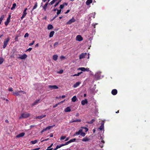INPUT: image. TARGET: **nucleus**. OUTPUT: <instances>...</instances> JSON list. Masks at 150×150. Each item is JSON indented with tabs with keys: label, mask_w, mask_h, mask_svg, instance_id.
I'll return each instance as SVG.
<instances>
[{
	"label": "nucleus",
	"mask_w": 150,
	"mask_h": 150,
	"mask_svg": "<svg viewBox=\"0 0 150 150\" xmlns=\"http://www.w3.org/2000/svg\"><path fill=\"white\" fill-rule=\"evenodd\" d=\"M40 100V99H38L36 100L35 101V102L32 104V105L33 106H34L37 105V104L38 103H39Z\"/></svg>",
	"instance_id": "obj_16"
},
{
	"label": "nucleus",
	"mask_w": 150,
	"mask_h": 150,
	"mask_svg": "<svg viewBox=\"0 0 150 150\" xmlns=\"http://www.w3.org/2000/svg\"><path fill=\"white\" fill-rule=\"evenodd\" d=\"M57 16V15L56 16H55L51 20L52 21H53L54 19H55L56 18Z\"/></svg>",
	"instance_id": "obj_63"
},
{
	"label": "nucleus",
	"mask_w": 150,
	"mask_h": 150,
	"mask_svg": "<svg viewBox=\"0 0 150 150\" xmlns=\"http://www.w3.org/2000/svg\"><path fill=\"white\" fill-rule=\"evenodd\" d=\"M76 140V139L75 138H74L73 139H70V140L69 141V143L74 142Z\"/></svg>",
	"instance_id": "obj_33"
},
{
	"label": "nucleus",
	"mask_w": 150,
	"mask_h": 150,
	"mask_svg": "<svg viewBox=\"0 0 150 150\" xmlns=\"http://www.w3.org/2000/svg\"><path fill=\"white\" fill-rule=\"evenodd\" d=\"M4 18V15H2L1 16V17L0 18V22L1 23L3 19Z\"/></svg>",
	"instance_id": "obj_36"
},
{
	"label": "nucleus",
	"mask_w": 150,
	"mask_h": 150,
	"mask_svg": "<svg viewBox=\"0 0 150 150\" xmlns=\"http://www.w3.org/2000/svg\"><path fill=\"white\" fill-rule=\"evenodd\" d=\"M100 146L102 148L103 146V144H100Z\"/></svg>",
	"instance_id": "obj_57"
},
{
	"label": "nucleus",
	"mask_w": 150,
	"mask_h": 150,
	"mask_svg": "<svg viewBox=\"0 0 150 150\" xmlns=\"http://www.w3.org/2000/svg\"><path fill=\"white\" fill-rule=\"evenodd\" d=\"M38 6V3L37 2H36L35 3L34 6H33V8L32 10V11H33L34 9H36Z\"/></svg>",
	"instance_id": "obj_23"
},
{
	"label": "nucleus",
	"mask_w": 150,
	"mask_h": 150,
	"mask_svg": "<svg viewBox=\"0 0 150 150\" xmlns=\"http://www.w3.org/2000/svg\"><path fill=\"white\" fill-rule=\"evenodd\" d=\"M88 101L86 99H85V100H82L81 102V104L84 105L86 104H87L88 103Z\"/></svg>",
	"instance_id": "obj_12"
},
{
	"label": "nucleus",
	"mask_w": 150,
	"mask_h": 150,
	"mask_svg": "<svg viewBox=\"0 0 150 150\" xmlns=\"http://www.w3.org/2000/svg\"><path fill=\"white\" fill-rule=\"evenodd\" d=\"M86 53H82L80 55L79 57V58L80 59H81L84 58L85 56L86 55Z\"/></svg>",
	"instance_id": "obj_9"
},
{
	"label": "nucleus",
	"mask_w": 150,
	"mask_h": 150,
	"mask_svg": "<svg viewBox=\"0 0 150 150\" xmlns=\"http://www.w3.org/2000/svg\"><path fill=\"white\" fill-rule=\"evenodd\" d=\"M29 36V34L28 33H26L24 35V38L28 37Z\"/></svg>",
	"instance_id": "obj_45"
},
{
	"label": "nucleus",
	"mask_w": 150,
	"mask_h": 150,
	"mask_svg": "<svg viewBox=\"0 0 150 150\" xmlns=\"http://www.w3.org/2000/svg\"><path fill=\"white\" fill-rule=\"evenodd\" d=\"M64 6L63 5V4H61L60 5V6L59 7V8L60 9H62L64 8Z\"/></svg>",
	"instance_id": "obj_41"
},
{
	"label": "nucleus",
	"mask_w": 150,
	"mask_h": 150,
	"mask_svg": "<svg viewBox=\"0 0 150 150\" xmlns=\"http://www.w3.org/2000/svg\"><path fill=\"white\" fill-rule=\"evenodd\" d=\"M59 4V2H57L55 5H54L53 6L54 7H56Z\"/></svg>",
	"instance_id": "obj_48"
},
{
	"label": "nucleus",
	"mask_w": 150,
	"mask_h": 150,
	"mask_svg": "<svg viewBox=\"0 0 150 150\" xmlns=\"http://www.w3.org/2000/svg\"><path fill=\"white\" fill-rule=\"evenodd\" d=\"M76 21V20L73 17L71 19H70L67 22L66 24L67 25H70L72 23Z\"/></svg>",
	"instance_id": "obj_3"
},
{
	"label": "nucleus",
	"mask_w": 150,
	"mask_h": 150,
	"mask_svg": "<svg viewBox=\"0 0 150 150\" xmlns=\"http://www.w3.org/2000/svg\"><path fill=\"white\" fill-rule=\"evenodd\" d=\"M62 4L64 6H67L68 5V4L67 3L64 2Z\"/></svg>",
	"instance_id": "obj_52"
},
{
	"label": "nucleus",
	"mask_w": 150,
	"mask_h": 150,
	"mask_svg": "<svg viewBox=\"0 0 150 150\" xmlns=\"http://www.w3.org/2000/svg\"><path fill=\"white\" fill-rule=\"evenodd\" d=\"M82 132V130L81 129H80L79 131L76 132L75 134H74V136H75L76 135H79L80 134H81V133Z\"/></svg>",
	"instance_id": "obj_14"
},
{
	"label": "nucleus",
	"mask_w": 150,
	"mask_h": 150,
	"mask_svg": "<svg viewBox=\"0 0 150 150\" xmlns=\"http://www.w3.org/2000/svg\"><path fill=\"white\" fill-rule=\"evenodd\" d=\"M69 144V142L68 141L67 142H65V143L64 144H65V145H67Z\"/></svg>",
	"instance_id": "obj_59"
},
{
	"label": "nucleus",
	"mask_w": 150,
	"mask_h": 150,
	"mask_svg": "<svg viewBox=\"0 0 150 150\" xmlns=\"http://www.w3.org/2000/svg\"><path fill=\"white\" fill-rule=\"evenodd\" d=\"M81 83V82H77L75 83L73 86V87L74 88H76L79 86L80 84Z\"/></svg>",
	"instance_id": "obj_15"
},
{
	"label": "nucleus",
	"mask_w": 150,
	"mask_h": 150,
	"mask_svg": "<svg viewBox=\"0 0 150 150\" xmlns=\"http://www.w3.org/2000/svg\"><path fill=\"white\" fill-rule=\"evenodd\" d=\"M92 2V0H87L86 2V4L87 5H88L91 3Z\"/></svg>",
	"instance_id": "obj_22"
},
{
	"label": "nucleus",
	"mask_w": 150,
	"mask_h": 150,
	"mask_svg": "<svg viewBox=\"0 0 150 150\" xmlns=\"http://www.w3.org/2000/svg\"><path fill=\"white\" fill-rule=\"evenodd\" d=\"M82 73V72L81 71L80 72L78 73L77 74H75L73 75V76H79L80 74Z\"/></svg>",
	"instance_id": "obj_39"
},
{
	"label": "nucleus",
	"mask_w": 150,
	"mask_h": 150,
	"mask_svg": "<svg viewBox=\"0 0 150 150\" xmlns=\"http://www.w3.org/2000/svg\"><path fill=\"white\" fill-rule=\"evenodd\" d=\"M53 145V143L52 144H51V145L50 146H49L48 148H51L52 146Z\"/></svg>",
	"instance_id": "obj_64"
},
{
	"label": "nucleus",
	"mask_w": 150,
	"mask_h": 150,
	"mask_svg": "<svg viewBox=\"0 0 150 150\" xmlns=\"http://www.w3.org/2000/svg\"><path fill=\"white\" fill-rule=\"evenodd\" d=\"M78 69L82 71H85L86 70V68L84 67H81L79 68Z\"/></svg>",
	"instance_id": "obj_29"
},
{
	"label": "nucleus",
	"mask_w": 150,
	"mask_h": 150,
	"mask_svg": "<svg viewBox=\"0 0 150 150\" xmlns=\"http://www.w3.org/2000/svg\"><path fill=\"white\" fill-rule=\"evenodd\" d=\"M27 57V55L26 54H24L23 55H21L20 57H17V58L23 59L26 58Z\"/></svg>",
	"instance_id": "obj_4"
},
{
	"label": "nucleus",
	"mask_w": 150,
	"mask_h": 150,
	"mask_svg": "<svg viewBox=\"0 0 150 150\" xmlns=\"http://www.w3.org/2000/svg\"><path fill=\"white\" fill-rule=\"evenodd\" d=\"M19 92H21V93H22L23 94H25L26 93V92L22 90H20Z\"/></svg>",
	"instance_id": "obj_49"
},
{
	"label": "nucleus",
	"mask_w": 150,
	"mask_h": 150,
	"mask_svg": "<svg viewBox=\"0 0 150 150\" xmlns=\"http://www.w3.org/2000/svg\"><path fill=\"white\" fill-rule=\"evenodd\" d=\"M11 17V14L8 15V17L7 19V21L5 22V25L7 26L10 22V19Z\"/></svg>",
	"instance_id": "obj_5"
},
{
	"label": "nucleus",
	"mask_w": 150,
	"mask_h": 150,
	"mask_svg": "<svg viewBox=\"0 0 150 150\" xmlns=\"http://www.w3.org/2000/svg\"><path fill=\"white\" fill-rule=\"evenodd\" d=\"M58 56L57 55H54L53 56V59L55 61H56L57 59Z\"/></svg>",
	"instance_id": "obj_25"
},
{
	"label": "nucleus",
	"mask_w": 150,
	"mask_h": 150,
	"mask_svg": "<svg viewBox=\"0 0 150 150\" xmlns=\"http://www.w3.org/2000/svg\"><path fill=\"white\" fill-rule=\"evenodd\" d=\"M54 32L53 31H52L50 33L49 37L51 38L53 37L54 34Z\"/></svg>",
	"instance_id": "obj_24"
},
{
	"label": "nucleus",
	"mask_w": 150,
	"mask_h": 150,
	"mask_svg": "<svg viewBox=\"0 0 150 150\" xmlns=\"http://www.w3.org/2000/svg\"><path fill=\"white\" fill-rule=\"evenodd\" d=\"M47 129H46V128H45V129H43V130L41 131V133H42L43 132H44L45 131H46V130H47Z\"/></svg>",
	"instance_id": "obj_47"
},
{
	"label": "nucleus",
	"mask_w": 150,
	"mask_h": 150,
	"mask_svg": "<svg viewBox=\"0 0 150 150\" xmlns=\"http://www.w3.org/2000/svg\"><path fill=\"white\" fill-rule=\"evenodd\" d=\"M20 91H18L13 92V94L15 96H21L20 94L21 92H19Z\"/></svg>",
	"instance_id": "obj_7"
},
{
	"label": "nucleus",
	"mask_w": 150,
	"mask_h": 150,
	"mask_svg": "<svg viewBox=\"0 0 150 150\" xmlns=\"http://www.w3.org/2000/svg\"><path fill=\"white\" fill-rule=\"evenodd\" d=\"M50 137H53V135L52 133H51L50 134Z\"/></svg>",
	"instance_id": "obj_61"
},
{
	"label": "nucleus",
	"mask_w": 150,
	"mask_h": 150,
	"mask_svg": "<svg viewBox=\"0 0 150 150\" xmlns=\"http://www.w3.org/2000/svg\"><path fill=\"white\" fill-rule=\"evenodd\" d=\"M4 61V59L2 58H0V64H2Z\"/></svg>",
	"instance_id": "obj_38"
},
{
	"label": "nucleus",
	"mask_w": 150,
	"mask_h": 150,
	"mask_svg": "<svg viewBox=\"0 0 150 150\" xmlns=\"http://www.w3.org/2000/svg\"><path fill=\"white\" fill-rule=\"evenodd\" d=\"M71 111V109L69 107H68L64 109L65 112H69Z\"/></svg>",
	"instance_id": "obj_18"
},
{
	"label": "nucleus",
	"mask_w": 150,
	"mask_h": 150,
	"mask_svg": "<svg viewBox=\"0 0 150 150\" xmlns=\"http://www.w3.org/2000/svg\"><path fill=\"white\" fill-rule=\"evenodd\" d=\"M66 137L65 136H62L60 137L61 140H64V139Z\"/></svg>",
	"instance_id": "obj_44"
},
{
	"label": "nucleus",
	"mask_w": 150,
	"mask_h": 150,
	"mask_svg": "<svg viewBox=\"0 0 150 150\" xmlns=\"http://www.w3.org/2000/svg\"><path fill=\"white\" fill-rule=\"evenodd\" d=\"M32 48L30 47V48H29L28 49H27V50L26 51H28L30 52L32 50Z\"/></svg>",
	"instance_id": "obj_51"
},
{
	"label": "nucleus",
	"mask_w": 150,
	"mask_h": 150,
	"mask_svg": "<svg viewBox=\"0 0 150 150\" xmlns=\"http://www.w3.org/2000/svg\"><path fill=\"white\" fill-rule=\"evenodd\" d=\"M49 138H47V139H45L44 140H42L41 141V142H44V141H47L48 140H49Z\"/></svg>",
	"instance_id": "obj_60"
},
{
	"label": "nucleus",
	"mask_w": 150,
	"mask_h": 150,
	"mask_svg": "<svg viewBox=\"0 0 150 150\" xmlns=\"http://www.w3.org/2000/svg\"><path fill=\"white\" fill-rule=\"evenodd\" d=\"M48 4V2L47 3H46L45 4V5L44 6H43V8L44 9V10L45 11L46 10V7L47 6V5Z\"/></svg>",
	"instance_id": "obj_28"
},
{
	"label": "nucleus",
	"mask_w": 150,
	"mask_h": 150,
	"mask_svg": "<svg viewBox=\"0 0 150 150\" xmlns=\"http://www.w3.org/2000/svg\"><path fill=\"white\" fill-rule=\"evenodd\" d=\"M59 145L60 147H62V146H65L64 144H60V145Z\"/></svg>",
	"instance_id": "obj_62"
},
{
	"label": "nucleus",
	"mask_w": 150,
	"mask_h": 150,
	"mask_svg": "<svg viewBox=\"0 0 150 150\" xmlns=\"http://www.w3.org/2000/svg\"><path fill=\"white\" fill-rule=\"evenodd\" d=\"M37 140H35L34 141H31L30 143L32 144H34L37 143Z\"/></svg>",
	"instance_id": "obj_34"
},
{
	"label": "nucleus",
	"mask_w": 150,
	"mask_h": 150,
	"mask_svg": "<svg viewBox=\"0 0 150 150\" xmlns=\"http://www.w3.org/2000/svg\"><path fill=\"white\" fill-rule=\"evenodd\" d=\"M81 122V120L80 119H77L76 120H71V122H70V123H73L74 122Z\"/></svg>",
	"instance_id": "obj_20"
},
{
	"label": "nucleus",
	"mask_w": 150,
	"mask_h": 150,
	"mask_svg": "<svg viewBox=\"0 0 150 150\" xmlns=\"http://www.w3.org/2000/svg\"><path fill=\"white\" fill-rule=\"evenodd\" d=\"M77 100V98L76 96H74L71 98V100L73 102H75Z\"/></svg>",
	"instance_id": "obj_21"
},
{
	"label": "nucleus",
	"mask_w": 150,
	"mask_h": 150,
	"mask_svg": "<svg viewBox=\"0 0 150 150\" xmlns=\"http://www.w3.org/2000/svg\"><path fill=\"white\" fill-rule=\"evenodd\" d=\"M49 146L47 148V149L45 150H52L53 149L52 148H48Z\"/></svg>",
	"instance_id": "obj_55"
},
{
	"label": "nucleus",
	"mask_w": 150,
	"mask_h": 150,
	"mask_svg": "<svg viewBox=\"0 0 150 150\" xmlns=\"http://www.w3.org/2000/svg\"><path fill=\"white\" fill-rule=\"evenodd\" d=\"M60 146H59V145H57L55 148L54 150H57L58 149V148H60Z\"/></svg>",
	"instance_id": "obj_43"
},
{
	"label": "nucleus",
	"mask_w": 150,
	"mask_h": 150,
	"mask_svg": "<svg viewBox=\"0 0 150 150\" xmlns=\"http://www.w3.org/2000/svg\"><path fill=\"white\" fill-rule=\"evenodd\" d=\"M48 88H50L57 89L58 88V87L56 85H49Z\"/></svg>",
	"instance_id": "obj_8"
},
{
	"label": "nucleus",
	"mask_w": 150,
	"mask_h": 150,
	"mask_svg": "<svg viewBox=\"0 0 150 150\" xmlns=\"http://www.w3.org/2000/svg\"><path fill=\"white\" fill-rule=\"evenodd\" d=\"M59 44V42H56L54 43V47H55L56 46H57Z\"/></svg>",
	"instance_id": "obj_37"
},
{
	"label": "nucleus",
	"mask_w": 150,
	"mask_h": 150,
	"mask_svg": "<svg viewBox=\"0 0 150 150\" xmlns=\"http://www.w3.org/2000/svg\"><path fill=\"white\" fill-rule=\"evenodd\" d=\"M40 148H36L34 149H32L31 150H39L40 149Z\"/></svg>",
	"instance_id": "obj_56"
},
{
	"label": "nucleus",
	"mask_w": 150,
	"mask_h": 150,
	"mask_svg": "<svg viewBox=\"0 0 150 150\" xmlns=\"http://www.w3.org/2000/svg\"><path fill=\"white\" fill-rule=\"evenodd\" d=\"M76 39L77 41H81L82 40L83 38L81 35H78L76 36Z\"/></svg>",
	"instance_id": "obj_6"
},
{
	"label": "nucleus",
	"mask_w": 150,
	"mask_h": 150,
	"mask_svg": "<svg viewBox=\"0 0 150 150\" xmlns=\"http://www.w3.org/2000/svg\"><path fill=\"white\" fill-rule=\"evenodd\" d=\"M35 42V41L34 40H33V41H32V43H30L29 44V45L30 46H32V45H33L34 44Z\"/></svg>",
	"instance_id": "obj_46"
},
{
	"label": "nucleus",
	"mask_w": 150,
	"mask_h": 150,
	"mask_svg": "<svg viewBox=\"0 0 150 150\" xmlns=\"http://www.w3.org/2000/svg\"><path fill=\"white\" fill-rule=\"evenodd\" d=\"M85 135V133L84 132H81V135L83 137H84Z\"/></svg>",
	"instance_id": "obj_40"
},
{
	"label": "nucleus",
	"mask_w": 150,
	"mask_h": 150,
	"mask_svg": "<svg viewBox=\"0 0 150 150\" xmlns=\"http://www.w3.org/2000/svg\"><path fill=\"white\" fill-rule=\"evenodd\" d=\"M90 139L86 137H85L83 138L82 139V140L83 142H87Z\"/></svg>",
	"instance_id": "obj_19"
},
{
	"label": "nucleus",
	"mask_w": 150,
	"mask_h": 150,
	"mask_svg": "<svg viewBox=\"0 0 150 150\" xmlns=\"http://www.w3.org/2000/svg\"><path fill=\"white\" fill-rule=\"evenodd\" d=\"M57 0H52L48 4L49 5H52Z\"/></svg>",
	"instance_id": "obj_27"
},
{
	"label": "nucleus",
	"mask_w": 150,
	"mask_h": 150,
	"mask_svg": "<svg viewBox=\"0 0 150 150\" xmlns=\"http://www.w3.org/2000/svg\"><path fill=\"white\" fill-rule=\"evenodd\" d=\"M94 121V120L92 119L91 121L89 122L88 123L89 124H91L93 123Z\"/></svg>",
	"instance_id": "obj_42"
},
{
	"label": "nucleus",
	"mask_w": 150,
	"mask_h": 150,
	"mask_svg": "<svg viewBox=\"0 0 150 150\" xmlns=\"http://www.w3.org/2000/svg\"><path fill=\"white\" fill-rule=\"evenodd\" d=\"M27 9H28L27 8H25L23 11V15L26 16V15L27 14L26 11Z\"/></svg>",
	"instance_id": "obj_31"
},
{
	"label": "nucleus",
	"mask_w": 150,
	"mask_h": 150,
	"mask_svg": "<svg viewBox=\"0 0 150 150\" xmlns=\"http://www.w3.org/2000/svg\"><path fill=\"white\" fill-rule=\"evenodd\" d=\"M30 115V114L28 113H23L22 114L21 116L19 117V119L21 118H27Z\"/></svg>",
	"instance_id": "obj_1"
},
{
	"label": "nucleus",
	"mask_w": 150,
	"mask_h": 150,
	"mask_svg": "<svg viewBox=\"0 0 150 150\" xmlns=\"http://www.w3.org/2000/svg\"><path fill=\"white\" fill-rule=\"evenodd\" d=\"M117 90L116 89H113L111 91L112 94L113 95H115L117 94Z\"/></svg>",
	"instance_id": "obj_11"
},
{
	"label": "nucleus",
	"mask_w": 150,
	"mask_h": 150,
	"mask_svg": "<svg viewBox=\"0 0 150 150\" xmlns=\"http://www.w3.org/2000/svg\"><path fill=\"white\" fill-rule=\"evenodd\" d=\"M55 126V125H53L52 126H49L48 127H46V129H50L51 128L53 127H54V126Z\"/></svg>",
	"instance_id": "obj_32"
},
{
	"label": "nucleus",
	"mask_w": 150,
	"mask_h": 150,
	"mask_svg": "<svg viewBox=\"0 0 150 150\" xmlns=\"http://www.w3.org/2000/svg\"><path fill=\"white\" fill-rule=\"evenodd\" d=\"M16 6V3L13 4L12 7L11 8V10H13L15 8V7Z\"/></svg>",
	"instance_id": "obj_30"
},
{
	"label": "nucleus",
	"mask_w": 150,
	"mask_h": 150,
	"mask_svg": "<svg viewBox=\"0 0 150 150\" xmlns=\"http://www.w3.org/2000/svg\"><path fill=\"white\" fill-rule=\"evenodd\" d=\"M83 128L85 129V131L86 132L88 131V129L86 127H83Z\"/></svg>",
	"instance_id": "obj_54"
},
{
	"label": "nucleus",
	"mask_w": 150,
	"mask_h": 150,
	"mask_svg": "<svg viewBox=\"0 0 150 150\" xmlns=\"http://www.w3.org/2000/svg\"><path fill=\"white\" fill-rule=\"evenodd\" d=\"M46 116V115H44L39 116L36 117V119H42V118H43V117H45Z\"/></svg>",
	"instance_id": "obj_17"
},
{
	"label": "nucleus",
	"mask_w": 150,
	"mask_h": 150,
	"mask_svg": "<svg viewBox=\"0 0 150 150\" xmlns=\"http://www.w3.org/2000/svg\"><path fill=\"white\" fill-rule=\"evenodd\" d=\"M13 88H12L11 87L8 89V91H13Z\"/></svg>",
	"instance_id": "obj_53"
},
{
	"label": "nucleus",
	"mask_w": 150,
	"mask_h": 150,
	"mask_svg": "<svg viewBox=\"0 0 150 150\" xmlns=\"http://www.w3.org/2000/svg\"><path fill=\"white\" fill-rule=\"evenodd\" d=\"M53 28V27L51 24H49L48 25L47 29L48 30H50L52 29Z\"/></svg>",
	"instance_id": "obj_26"
},
{
	"label": "nucleus",
	"mask_w": 150,
	"mask_h": 150,
	"mask_svg": "<svg viewBox=\"0 0 150 150\" xmlns=\"http://www.w3.org/2000/svg\"><path fill=\"white\" fill-rule=\"evenodd\" d=\"M25 134V133L24 132H22L21 133L18 135H17L16 136V137L17 138H18L20 137H23Z\"/></svg>",
	"instance_id": "obj_10"
},
{
	"label": "nucleus",
	"mask_w": 150,
	"mask_h": 150,
	"mask_svg": "<svg viewBox=\"0 0 150 150\" xmlns=\"http://www.w3.org/2000/svg\"><path fill=\"white\" fill-rule=\"evenodd\" d=\"M101 125L99 129L100 130H102L104 129V123L103 122H102L101 123Z\"/></svg>",
	"instance_id": "obj_13"
},
{
	"label": "nucleus",
	"mask_w": 150,
	"mask_h": 150,
	"mask_svg": "<svg viewBox=\"0 0 150 150\" xmlns=\"http://www.w3.org/2000/svg\"><path fill=\"white\" fill-rule=\"evenodd\" d=\"M60 104V103H57V104H56L55 105H54L53 106V108H55V107H57L58 105H59V104Z\"/></svg>",
	"instance_id": "obj_50"
},
{
	"label": "nucleus",
	"mask_w": 150,
	"mask_h": 150,
	"mask_svg": "<svg viewBox=\"0 0 150 150\" xmlns=\"http://www.w3.org/2000/svg\"><path fill=\"white\" fill-rule=\"evenodd\" d=\"M61 9L57 10V15H58L61 13Z\"/></svg>",
	"instance_id": "obj_35"
},
{
	"label": "nucleus",
	"mask_w": 150,
	"mask_h": 150,
	"mask_svg": "<svg viewBox=\"0 0 150 150\" xmlns=\"http://www.w3.org/2000/svg\"><path fill=\"white\" fill-rule=\"evenodd\" d=\"M10 38H7L5 39L4 40V45L3 46V48L4 49L6 48V46L8 44V42L10 40Z\"/></svg>",
	"instance_id": "obj_2"
},
{
	"label": "nucleus",
	"mask_w": 150,
	"mask_h": 150,
	"mask_svg": "<svg viewBox=\"0 0 150 150\" xmlns=\"http://www.w3.org/2000/svg\"><path fill=\"white\" fill-rule=\"evenodd\" d=\"M25 16L23 14L22 16L21 17V19H22L23 18H24Z\"/></svg>",
	"instance_id": "obj_58"
}]
</instances>
